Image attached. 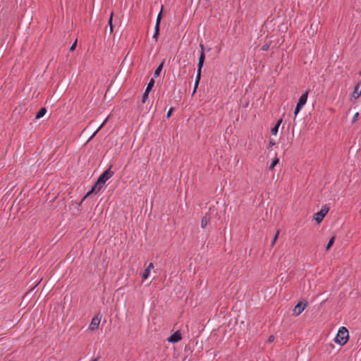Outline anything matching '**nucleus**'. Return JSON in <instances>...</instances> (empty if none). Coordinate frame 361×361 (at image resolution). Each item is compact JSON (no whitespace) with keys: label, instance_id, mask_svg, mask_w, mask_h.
<instances>
[{"label":"nucleus","instance_id":"f257e3e1","mask_svg":"<svg viewBox=\"0 0 361 361\" xmlns=\"http://www.w3.org/2000/svg\"><path fill=\"white\" fill-rule=\"evenodd\" d=\"M112 165H111L103 173H102L98 178L97 180L94 183L91 190L85 195L81 200L80 204L91 194L98 193L103 188L105 183L114 175V172L111 170Z\"/></svg>","mask_w":361,"mask_h":361},{"label":"nucleus","instance_id":"f03ea898","mask_svg":"<svg viewBox=\"0 0 361 361\" xmlns=\"http://www.w3.org/2000/svg\"><path fill=\"white\" fill-rule=\"evenodd\" d=\"M348 331L345 327H341L334 339L335 342L341 345H345L348 340Z\"/></svg>","mask_w":361,"mask_h":361},{"label":"nucleus","instance_id":"7ed1b4c3","mask_svg":"<svg viewBox=\"0 0 361 361\" xmlns=\"http://www.w3.org/2000/svg\"><path fill=\"white\" fill-rule=\"evenodd\" d=\"M329 209L330 208L327 204H324L322 207L320 211L314 214V219L317 224H319L322 221L323 219L329 211Z\"/></svg>","mask_w":361,"mask_h":361},{"label":"nucleus","instance_id":"20e7f679","mask_svg":"<svg viewBox=\"0 0 361 361\" xmlns=\"http://www.w3.org/2000/svg\"><path fill=\"white\" fill-rule=\"evenodd\" d=\"M203 65H204V56H202V57L200 59H199V60H198L197 73V75H196V78H195V87H194L193 93L195 92L196 89L198 87V85H199V82H200V78H201V71H202V68L203 67Z\"/></svg>","mask_w":361,"mask_h":361},{"label":"nucleus","instance_id":"39448f33","mask_svg":"<svg viewBox=\"0 0 361 361\" xmlns=\"http://www.w3.org/2000/svg\"><path fill=\"white\" fill-rule=\"evenodd\" d=\"M100 322H101V316L99 315V314H98L95 315L92 319L91 322L89 326V329L91 331H94V330L97 329L99 327V325L100 324Z\"/></svg>","mask_w":361,"mask_h":361},{"label":"nucleus","instance_id":"423d86ee","mask_svg":"<svg viewBox=\"0 0 361 361\" xmlns=\"http://www.w3.org/2000/svg\"><path fill=\"white\" fill-rule=\"evenodd\" d=\"M182 339L181 334L177 331L175 333H173L171 336H170L167 341L170 343H177L180 341Z\"/></svg>","mask_w":361,"mask_h":361},{"label":"nucleus","instance_id":"0eeeda50","mask_svg":"<svg viewBox=\"0 0 361 361\" xmlns=\"http://www.w3.org/2000/svg\"><path fill=\"white\" fill-rule=\"evenodd\" d=\"M306 306L305 303L299 302L298 303L294 309H293V314L296 316L299 315L300 313L303 312Z\"/></svg>","mask_w":361,"mask_h":361},{"label":"nucleus","instance_id":"6e6552de","mask_svg":"<svg viewBox=\"0 0 361 361\" xmlns=\"http://www.w3.org/2000/svg\"><path fill=\"white\" fill-rule=\"evenodd\" d=\"M309 91L307 90L299 98L297 105L303 107L307 103Z\"/></svg>","mask_w":361,"mask_h":361},{"label":"nucleus","instance_id":"1a4fd4ad","mask_svg":"<svg viewBox=\"0 0 361 361\" xmlns=\"http://www.w3.org/2000/svg\"><path fill=\"white\" fill-rule=\"evenodd\" d=\"M361 95V87L360 84H357L355 88L354 91L352 94V97L355 99H357Z\"/></svg>","mask_w":361,"mask_h":361},{"label":"nucleus","instance_id":"9d476101","mask_svg":"<svg viewBox=\"0 0 361 361\" xmlns=\"http://www.w3.org/2000/svg\"><path fill=\"white\" fill-rule=\"evenodd\" d=\"M210 222V217L207 215H205L202 217L201 220V226L204 228Z\"/></svg>","mask_w":361,"mask_h":361},{"label":"nucleus","instance_id":"9b49d317","mask_svg":"<svg viewBox=\"0 0 361 361\" xmlns=\"http://www.w3.org/2000/svg\"><path fill=\"white\" fill-rule=\"evenodd\" d=\"M282 120L280 119L277 123L271 128V134L276 135L278 133L279 126L281 125Z\"/></svg>","mask_w":361,"mask_h":361},{"label":"nucleus","instance_id":"f8f14e48","mask_svg":"<svg viewBox=\"0 0 361 361\" xmlns=\"http://www.w3.org/2000/svg\"><path fill=\"white\" fill-rule=\"evenodd\" d=\"M47 112V109L45 108H41L39 111L37 113L35 118L39 119L44 116Z\"/></svg>","mask_w":361,"mask_h":361},{"label":"nucleus","instance_id":"ddd939ff","mask_svg":"<svg viewBox=\"0 0 361 361\" xmlns=\"http://www.w3.org/2000/svg\"><path fill=\"white\" fill-rule=\"evenodd\" d=\"M159 27H160V25H155V27H154V32L152 37H153V39H155L156 42L158 40V37H159Z\"/></svg>","mask_w":361,"mask_h":361},{"label":"nucleus","instance_id":"4468645a","mask_svg":"<svg viewBox=\"0 0 361 361\" xmlns=\"http://www.w3.org/2000/svg\"><path fill=\"white\" fill-rule=\"evenodd\" d=\"M163 64H164V62H161L159 66L157 68V69L155 70L154 73V76L155 78H157L159 75H160V73L163 68Z\"/></svg>","mask_w":361,"mask_h":361},{"label":"nucleus","instance_id":"2eb2a0df","mask_svg":"<svg viewBox=\"0 0 361 361\" xmlns=\"http://www.w3.org/2000/svg\"><path fill=\"white\" fill-rule=\"evenodd\" d=\"M154 80L153 78H152L149 82H148L147 84V86L146 87V91L147 92H149L151 90V89L153 87L154 85Z\"/></svg>","mask_w":361,"mask_h":361},{"label":"nucleus","instance_id":"dca6fc26","mask_svg":"<svg viewBox=\"0 0 361 361\" xmlns=\"http://www.w3.org/2000/svg\"><path fill=\"white\" fill-rule=\"evenodd\" d=\"M334 241H335V236H332L326 245V250H329L331 248V247L334 243Z\"/></svg>","mask_w":361,"mask_h":361},{"label":"nucleus","instance_id":"f3484780","mask_svg":"<svg viewBox=\"0 0 361 361\" xmlns=\"http://www.w3.org/2000/svg\"><path fill=\"white\" fill-rule=\"evenodd\" d=\"M200 48L201 49L199 59L202 57V56H204V60L205 59V55H204V46L202 43L200 44Z\"/></svg>","mask_w":361,"mask_h":361},{"label":"nucleus","instance_id":"a211bd4d","mask_svg":"<svg viewBox=\"0 0 361 361\" xmlns=\"http://www.w3.org/2000/svg\"><path fill=\"white\" fill-rule=\"evenodd\" d=\"M149 274H150V271L146 268L145 269L144 272L142 273L143 279H147L149 277Z\"/></svg>","mask_w":361,"mask_h":361},{"label":"nucleus","instance_id":"6ab92c4d","mask_svg":"<svg viewBox=\"0 0 361 361\" xmlns=\"http://www.w3.org/2000/svg\"><path fill=\"white\" fill-rule=\"evenodd\" d=\"M149 92H147V91H145L143 95H142V102L144 104L146 102V101L148 99V95H149Z\"/></svg>","mask_w":361,"mask_h":361},{"label":"nucleus","instance_id":"aec40b11","mask_svg":"<svg viewBox=\"0 0 361 361\" xmlns=\"http://www.w3.org/2000/svg\"><path fill=\"white\" fill-rule=\"evenodd\" d=\"M279 162V159L278 158H276L274 159H273L270 166H269V169L270 170H272L274 169V168L275 167V166L278 164Z\"/></svg>","mask_w":361,"mask_h":361},{"label":"nucleus","instance_id":"412c9836","mask_svg":"<svg viewBox=\"0 0 361 361\" xmlns=\"http://www.w3.org/2000/svg\"><path fill=\"white\" fill-rule=\"evenodd\" d=\"M280 233V230H278L273 238L271 245L274 246Z\"/></svg>","mask_w":361,"mask_h":361},{"label":"nucleus","instance_id":"4be33fe9","mask_svg":"<svg viewBox=\"0 0 361 361\" xmlns=\"http://www.w3.org/2000/svg\"><path fill=\"white\" fill-rule=\"evenodd\" d=\"M161 20V11L159 12V13L157 16L155 25H160Z\"/></svg>","mask_w":361,"mask_h":361},{"label":"nucleus","instance_id":"5701e85b","mask_svg":"<svg viewBox=\"0 0 361 361\" xmlns=\"http://www.w3.org/2000/svg\"><path fill=\"white\" fill-rule=\"evenodd\" d=\"M112 19H113V13H111L110 18L109 19V27H110V31L111 32L113 30Z\"/></svg>","mask_w":361,"mask_h":361},{"label":"nucleus","instance_id":"b1692460","mask_svg":"<svg viewBox=\"0 0 361 361\" xmlns=\"http://www.w3.org/2000/svg\"><path fill=\"white\" fill-rule=\"evenodd\" d=\"M302 109V106L296 105V107L294 111L295 116H297V114L300 112V111Z\"/></svg>","mask_w":361,"mask_h":361},{"label":"nucleus","instance_id":"393cba45","mask_svg":"<svg viewBox=\"0 0 361 361\" xmlns=\"http://www.w3.org/2000/svg\"><path fill=\"white\" fill-rule=\"evenodd\" d=\"M173 110H174V108H173V107H171V108L169 109V111L167 112V115H166L167 118H169V117L171 116V114H172V113H173Z\"/></svg>","mask_w":361,"mask_h":361},{"label":"nucleus","instance_id":"a878e982","mask_svg":"<svg viewBox=\"0 0 361 361\" xmlns=\"http://www.w3.org/2000/svg\"><path fill=\"white\" fill-rule=\"evenodd\" d=\"M359 116V113H355L352 118V122L353 123H355L357 120V118Z\"/></svg>","mask_w":361,"mask_h":361},{"label":"nucleus","instance_id":"bb28decb","mask_svg":"<svg viewBox=\"0 0 361 361\" xmlns=\"http://www.w3.org/2000/svg\"><path fill=\"white\" fill-rule=\"evenodd\" d=\"M76 44H77V40H75L74 42V43L71 45V47H70V51H73L75 50V47H76Z\"/></svg>","mask_w":361,"mask_h":361},{"label":"nucleus","instance_id":"cd10ccee","mask_svg":"<svg viewBox=\"0 0 361 361\" xmlns=\"http://www.w3.org/2000/svg\"><path fill=\"white\" fill-rule=\"evenodd\" d=\"M154 266L152 262H150L148 266L147 267V269H149L151 271V269H154Z\"/></svg>","mask_w":361,"mask_h":361},{"label":"nucleus","instance_id":"c85d7f7f","mask_svg":"<svg viewBox=\"0 0 361 361\" xmlns=\"http://www.w3.org/2000/svg\"><path fill=\"white\" fill-rule=\"evenodd\" d=\"M275 145V141L273 139H270L269 142V147L274 146Z\"/></svg>","mask_w":361,"mask_h":361},{"label":"nucleus","instance_id":"c756f323","mask_svg":"<svg viewBox=\"0 0 361 361\" xmlns=\"http://www.w3.org/2000/svg\"><path fill=\"white\" fill-rule=\"evenodd\" d=\"M274 336L273 335H271L269 337L268 341L272 342V341H274Z\"/></svg>","mask_w":361,"mask_h":361},{"label":"nucleus","instance_id":"7c9ffc66","mask_svg":"<svg viewBox=\"0 0 361 361\" xmlns=\"http://www.w3.org/2000/svg\"><path fill=\"white\" fill-rule=\"evenodd\" d=\"M268 49H269V45H267V44L264 45L262 47V49L264 50V51H267V50H268Z\"/></svg>","mask_w":361,"mask_h":361},{"label":"nucleus","instance_id":"2f4dec72","mask_svg":"<svg viewBox=\"0 0 361 361\" xmlns=\"http://www.w3.org/2000/svg\"><path fill=\"white\" fill-rule=\"evenodd\" d=\"M98 360H99V357L92 359L91 361H98Z\"/></svg>","mask_w":361,"mask_h":361},{"label":"nucleus","instance_id":"473e14b6","mask_svg":"<svg viewBox=\"0 0 361 361\" xmlns=\"http://www.w3.org/2000/svg\"><path fill=\"white\" fill-rule=\"evenodd\" d=\"M360 74L361 75V71L360 72Z\"/></svg>","mask_w":361,"mask_h":361}]
</instances>
